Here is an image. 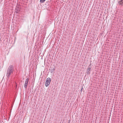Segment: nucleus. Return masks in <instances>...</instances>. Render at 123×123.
<instances>
[{
	"instance_id": "obj_3",
	"label": "nucleus",
	"mask_w": 123,
	"mask_h": 123,
	"mask_svg": "<svg viewBox=\"0 0 123 123\" xmlns=\"http://www.w3.org/2000/svg\"><path fill=\"white\" fill-rule=\"evenodd\" d=\"M29 79L28 78L26 79L24 84V86L25 88H26Z\"/></svg>"
},
{
	"instance_id": "obj_2",
	"label": "nucleus",
	"mask_w": 123,
	"mask_h": 123,
	"mask_svg": "<svg viewBox=\"0 0 123 123\" xmlns=\"http://www.w3.org/2000/svg\"><path fill=\"white\" fill-rule=\"evenodd\" d=\"M51 81V80L50 78H48L47 79L45 83V86L46 87H47Z\"/></svg>"
},
{
	"instance_id": "obj_6",
	"label": "nucleus",
	"mask_w": 123,
	"mask_h": 123,
	"mask_svg": "<svg viewBox=\"0 0 123 123\" xmlns=\"http://www.w3.org/2000/svg\"><path fill=\"white\" fill-rule=\"evenodd\" d=\"M45 0H40V2L41 3H43V2Z\"/></svg>"
},
{
	"instance_id": "obj_5",
	"label": "nucleus",
	"mask_w": 123,
	"mask_h": 123,
	"mask_svg": "<svg viewBox=\"0 0 123 123\" xmlns=\"http://www.w3.org/2000/svg\"><path fill=\"white\" fill-rule=\"evenodd\" d=\"M91 69V68L90 67H89V66L88 68L87 69V71L89 72V71H90Z\"/></svg>"
},
{
	"instance_id": "obj_4",
	"label": "nucleus",
	"mask_w": 123,
	"mask_h": 123,
	"mask_svg": "<svg viewBox=\"0 0 123 123\" xmlns=\"http://www.w3.org/2000/svg\"><path fill=\"white\" fill-rule=\"evenodd\" d=\"M118 3L119 5H121L122 6L123 5V0H121L120 1L118 2Z\"/></svg>"
},
{
	"instance_id": "obj_8",
	"label": "nucleus",
	"mask_w": 123,
	"mask_h": 123,
	"mask_svg": "<svg viewBox=\"0 0 123 123\" xmlns=\"http://www.w3.org/2000/svg\"><path fill=\"white\" fill-rule=\"evenodd\" d=\"M82 90V89H81V91Z\"/></svg>"
},
{
	"instance_id": "obj_1",
	"label": "nucleus",
	"mask_w": 123,
	"mask_h": 123,
	"mask_svg": "<svg viewBox=\"0 0 123 123\" xmlns=\"http://www.w3.org/2000/svg\"><path fill=\"white\" fill-rule=\"evenodd\" d=\"M13 66L10 65L8 68L6 72V76L8 78H9L10 76L13 74Z\"/></svg>"
},
{
	"instance_id": "obj_7",
	"label": "nucleus",
	"mask_w": 123,
	"mask_h": 123,
	"mask_svg": "<svg viewBox=\"0 0 123 123\" xmlns=\"http://www.w3.org/2000/svg\"><path fill=\"white\" fill-rule=\"evenodd\" d=\"M82 90V89H81V91Z\"/></svg>"
}]
</instances>
